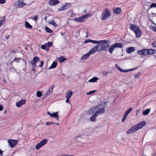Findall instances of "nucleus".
Instances as JSON below:
<instances>
[{
  "label": "nucleus",
  "mask_w": 156,
  "mask_h": 156,
  "mask_svg": "<svg viewBox=\"0 0 156 156\" xmlns=\"http://www.w3.org/2000/svg\"><path fill=\"white\" fill-rule=\"evenodd\" d=\"M151 109L148 108L143 111V114L144 115H146L148 114L150 111Z\"/></svg>",
  "instance_id": "5701e85b"
},
{
  "label": "nucleus",
  "mask_w": 156,
  "mask_h": 156,
  "mask_svg": "<svg viewBox=\"0 0 156 156\" xmlns=\"http://www.w3.org/2000/svg\"><path fill=\"white\" fill-rule=\"evenodd\" d=\"M115 66L117 69L120 70V72L121 71L122 69L120 68L117 64L115 65Z\"/></svg>",
  "instance_id": "603ef678"
},
{
  "label": "nucleus",
  "mask_w": 156,
  "mask_h": 156,
  "mask_svg": "<svg viewBox=\"0 0 156 156\" xmlns=\"http://www.w3.org/2000/svg\"><path fill=\"white\" fill-rule=\"evenodd\" d=\"M26 5V3L19 1L15 3V5L16 7L20 8L24 7Z\"/></svg>",
  "instance_id": "9d476101"
},
{
  "label": "nucleus",
  "mask_w": 156,
  "mask_h": 156,
  "mask_svg": "<svg viewBox=\"0 0 156 156\" xmlns=\"http://www.w3.org/2000/svg\"><path fill=\"white\" fill-rule=\"evenodd\" d=\"M49 23L50 24H51L53 26H54L55 27H57V25L55 22V21L53 20H50L49 21Z\"/></svg>",
  "instance_id": "7c9ffc66"
},
{
  "label": "nucleus",
  "mask_w": 156,
  "mask_h": 156,
  "mask_svg": "<svg viewBox=\"0 0 156 156\" xmlns=\"http://www.w3.org/2000/svg\"><path fill=\"white\" fill-rule=\"evenodd\" d=\"M115 47L114 45L113 44L109 48V52L110 53H112L114 49L115 48Z\"/></svg>",
  "instance_id": "473e14b6"
},
{
  "label": "nucleus",
  "mask_w": 156,
  "mask_h": 156,
  "mask_svg": "<svg viewBox=\"0 0 156 156\" xmlns=\"http://www.w3.org/2000/svg\"><path fill=\"white\" fill-rule=\"evenodd\" d=\"M140 76V72L138 73L135 76V77L136 78L139 77Z\"/></svg>",
  "instance_id": "5fc2aeb1"
},
{
  "label": "nucleus",
  "mask_w": 156,
  "mask_h": 156,
  "mask_svg": "<svg viewBox=\"0 0 156 156\" xmlns=\"http://www.w3.org/2000/svg\"><path fill=\"white\" fill-rule=\"evenodd\" d=\"M26 101L25 100L22 99L20 101L16 103V106L18 107H20L21 106L25 104Z\"/></svg>",
  "instance_id": "dca6fc26"
},
{
  "label": "nucleus",
  "mask_w": 156,
  "mask_h": 156,
  "mask_svg": "<svg viewBox=\"0 0 156 156\" xmlns=\"http://www.w3.org/2000/svg\"><path fill=\"white\" fill-rule=\"evenodd\" d=\"M137 68V67H136L133 69H127V70H123L122 69L121 72L124 73L128 72L131 71L133 70L134 69H136Z\"/></svg>",
  "instance_id": "cd10ccee"
},
{
  "label": "nucleus",
  "mask_w": 156,
  "mask_h": 156,
  "mask_svg": "<svg viewBox=\"0 0 156 156\" xmlns=\"http://www.w3.org/2000/svg\"><path fill=\"white\" fill-rule=\"evenodd\" d=\"M66 156H73L72 155H66Z\"/></svg>",
  "instance_id": "338daca9"
},
{
  "label": "nucleus",
  "mask_w": 156,
  "mask_h": 156,
  "mask_svg": "<svg viewBox=\"0 0 156 156\" xmlns=\"http://www.w3.org/2000/svg\"><path fill=\"white\" fill-rule=\"evenodd\" d=\"M143 52H144V54L143 55L145 56H146L149 55L148 54V49H143Z\"/></svg>",
  "instance_id": "f704fd0d"
},
{
  "label": "nucleus",
  "mask_w": 156,
  "mask_h": 156,
  "mask_svg": "<svg viewBox=\"0 0 156 156\" xmlns=\"http://www.w3.org/2000/svg\"><path fill=\"white\" fill-rule=\"evenodd\" d=\"M11 52H13L14 53H15L16 51L13 50H12V51H11Z\"/></svg>",
  "instance_id": "0e129e2a"
},
{
  "label": "nucleus",
  "mask_w": 156,
  "mask_h": 156,
  "mask_svg": "<svg viewBox=\"0 0 156 156\" xmlns=\"http://www.w3.org/2000/svg\"><path fill=\"white\" fill-rule=\"evenodd\" d=\"M143 50H140L137 51V53L140 55H143L144 54Z\"/></svg>",
  "instance_id": "a19ab883"
},
{
  "label": "nucleus",
  "mask_w": 156,
  "mask_h": 156,
  "mask_svg": "<svg viewBox=\"0 0 156 156\" xmlns=\"http://www.w3.org/2000/svg\"><path fill=\"white\" fill-rule=\"evenodd\" d=\"M46 44L47 43H46L45 44L42 45L41 46V48L43 49H45L47 46Z\"/></svg>",
  "instance_id": "a18cd8bd"
},
{
  "label": "nucleus",
  "mask_w": 156,
  "mask_h": 156,
  "mask_svg": "<svg viewBox=\"0 0 156 156\" xmlns=\"http://www.w3.org/2000/svg\"><path fill=\"white\" fill-rule=\"evenodd\" d=\"M89 16H90L89 14L85 15L80 17L74 18V20L77 22H83L85 21V18H86L87 17Z\"/></svg>",
  "instance_id": "423d86ee"
},
{
  "label": "nucleus",
  "mask_w": 156,
  "mask_h": 156,
  "mask_svg": "<svg viewBox=\"0 0 156 156\" xmlns=\"http://www.w3.org/2000/svg\"><path fill=\"white\" fill-rule=\"evenodd\" d=\"M59 156H66V154L62 155Z\"/></svg>",
  "instance_id": "774afa93"
},
{
  "label": "nucleus",
  "mask_w": 156,
  "mask_h": 156,
  "mask_svg": "<svg viewBox=\"0 0 156 156\" xmlns=\"http://www.w3.org/2000/svg\"><path fill=\"white\" fill-rule=\"evenodd\" d=\"M105 111V109L104 108H101L97 111L95 113L98 115L99 114H103Z\"/></svg>",
  "instance_id": "a211bd4d"
},
{
  "label": "nucleus",
  "mask_w": 156,
  "mask_h": 156,
  "mask_svg": "<svg viewBox=\"0 0 156 156\" xmlns=\"http://www.w3.org/2000/svg\"><path fill=\"white\" fill-rule=\"evenodd\" d=\"M107 102L103 101V102H101V103H100L96 106H98V108H100V107H102L103 108H105L107 107Z\"/></svg>",
  "instance_id": "4468645a"
},
{
  "label": "nucleus",
  "mask_w": 156,
  "mask_h": 156,
  "mask_svg": "<svg viewBox=\"0 0 156 156\" xmlns=\"http://www.w3.org/2000/svg\"><path fill=\"white\" fill-rule=\"evenodd\" d=\"M3 107L2 105H0V111L3 110Z\"/></svg>",
  "instance_id": "bf43d9fd"
},
{
  "label": "nucleus",
  "mask_w": 156,
  "mask_h": 156,
  "mask_svg": "<svg viewBox=\"0 0 156 156\" xmlns=\"http://www.w3.org/2000/svg\"><path fill=\"white\" fill-rule=\"evenodd\" d=\"M111 16V12L108 9L106 8L103 10L101 15V17L102 20L105 21Z\"/></svg>",
  "instance_id": "7ed1b4c3"
},
{
  "label": "nucleus",
  "mask_w": 156,
  "mask_h": 156,
  "mask_svg": "<svg viewBox=\"0 0 156 156\" xmlns=\"http://www.w3.org/2000/svg\"><path fill=\"white\" fill-rule=\"evenodd\" d=\"M55 123V122H48L46 123V125L47 126H49L50 125H53Z\"/></svg>",
  "instance_id": "de8ad7c7"
},
{
  "label": "nucleus",
  "mask_w": 156,
  "mask_h": 156,
  "mask_svg": "<svg viewBox=\"0 0 156 156\" xmlns=\"http://www.w3.org/2000/svg\"><path fill=\"white\" fill-rule=\"evenodd\" d=\"M109 41L106 40L97 41L96 44H97L92 48L95 52L96 51L100 52L102 51H107L110 45L108 44Z\"/></svg>",
  "instance_id": "f257e3e1"
},
{
  "label": "nucleus",
  "mask_w": 156,
  "mask_h": 156,
  "mask_svg": "<svg viewBox=\"0 0 156 156\" xmlns=\"http://www.w3.org/2000/svg\"><path fill=\"white\" fill-rule=\"evenodd\" d=\"M115 48H122V44L120 43H116L113 44Z\"/></svg>",
  "instance_id": "b1692460"
},
{
  "label": "nucleus",
  "mask_w": 156,
  "mask_h": 156,
  "mask_svg": "<svg viewBox=\"0 0 156 156\" xmlns=\"http://www.w3.org/2000/svg\"><path fill=\"white\" fill-rule=\"evenodd\" d=\"M53 44L52 42H49L47 43L46 44L47 46H48V47H50Z\"/></svg>",
  "instance_id": "c03bdc74"
},
{
  "label": "nucleus",
  "mask_w": 156,
  "mask_h": 156,
  "mask_svg": "<svg viewBox=\"0 0 156 156\" xmlns=\"http://www.w3.org/2000/svg\"><path fill=\"white\" fill-rule=\"evenodd\" d=\"M37 96L38 97H40L42 96V93L40 91H38L36 93Z\"/></svg>",
  "instance_id": "58836bf2"
},
{
  "label": "nucleus",
  "mask_w": 156,
  "mask_h": 156,
  "mask_svg": "<svg viewBox=\"0 0 156 156\" xmlns=\"http://www.w3.org/2000/svg\"><path fill=\"white\" fill-rule=\"evenodd\" d=\"M9 36H7L6 37V39H8V38H9Z\"/></svg>",
  "instance_id": "69168bd1"
},
{
  "label": "nucleus",
  "mask_w": 156,
  "mask_h": 156,
  "mask_svg": "<svg viewBox=\"0 0 156 156\" xmlns=\"http://www.w3.org/2000/svg\"><path fill=\"white\" fill-rule=\"evenodd\" d=\"M148 54L149 55L152 54L154 53V51L152 49H148Z\"/></svg>",
  "instance_id": "ea45409f"
},
{
  "label": "nucleus",
  "mask_w": 156,
  "mask_h": 156,
  "mask_svg": "<svg viewBox=\"0 0 156 156\" xmlns=\"http://www.w3.org/2000/svg\"><path fill=\"white\" fill-rule=\"evenodd\" d=\"M155 8L156 7V3H152L150 5V8H149V9L150 8Z\"/></svg>",
  "instance_id": "37998d69"
},
{
  "label": "nucleus",
  "mask_w": 156,
  "mask_h": 156,
  "mask_svg": "<svg viewBox=\"0 0 156 156\" xmlns=\"http://www.w3.org/2000/svg\"><path fill=\"white\" fill-rule=\"evenodd\" d=\"M126 51L127 53L130 54L134 52L135 51V49L134 47H130L127 48Z\"/></svg>",
  "instance_id": "2eb2a0df"
},
{
  "label": "nucleus",
  "mask_w": 156,
  "mask_h": 156,
  "mask_svg": "<svg viewBox=\"0 0 156 156\" xmlns=\"http://www.w3.org/2000/svg\"><path fill=\"white\" fill-rule=\"evenodd\" d=\"M5 0H0V4H3L5 3Z\"/></svg>",
  "instance_id": "864d4df0"
},
{
  "label": "nucleus",
  "mask_w": 156,
  "mask_h": 156,
  "mask_svg": "<svg viewBox=\"0 0 156 156\" xmlns=\"http://www.w3.org/2000/svg\"><path fill=\"white\" fill-rule=\"evenodd\" d=\"M82 137H81V136H77L75 137L74 139L75 140H78V141H82L81 140Z\"/></svg>",
  "instance_id": "e433bc0d"
},
{
  "label": "nucleus",
  "mask_w": 156,
  "mask_h": 156,
  "mask_svg": "<svg viewBox=\"0 0 156 156\" xmlns=\"http://www.w3.org/2000/svg\"><path fill=\"white\" fill-rule=\"evenodd\" d=\"M108 73L107 72V71L103 72V75L105 76H107Z\"/></svg>",
  "instance_id": "6e6d98bb"
},
{
  "label": "nucleus",
  "mask_w": 156,
  "mask_h": 156,
  "mask_svg": "<svg viewBox=\"0 0 156 156\" xmlns=\"http://www.w3.org/2000/svg\"><path fill=\"white\" fill-rule=\"evenodd\" d=\"M146 124V122L145 121H143L140 122L135 126H132L130 129H128L127 132L128 134H131L135 132L139 129L142 128Z\"/></svg>",
  "instance_id": "f03ea898"
},
{
  "label": "nucleus",
  "mask_w": 156,
  "mask_h": 156,
  "mask_svg": "<svg viewBox=\"0 0 156 156\" xmlns=\"http://www.w3.org/2000/svg\"><path fill=\"white\" fill-rule=\"evenodd\" d=\"M151 27L152 29L154 31L156 32V26H151Z\"/></svg>",
  "instance_id": "8fccbe9b"
},
{
  "label": "nucleus",
  "mask_w": 156,
  "mask_h": 156,
  "mask_svg": "<svg viewBox=\"0 0 156 156\" xmlns=\"http://www.w3.org/2000/svg\"><path fill=\"white\" fill-rule=\"evenodd\" d=\"M133 108H130L125 112V114L128 115L129 113L132 110Z\"/></svg>",
  "instance_id": "c9c22d12"
},
{
  "label": "nucleus",
  "mask_w": 156,
  "mask_h": 156,
  "mask_svg": "<svg viewBox=\"0 0 156 156\" xmlns=\"http://www.w3.org/2000/svg\"><path fill=\"white\" fill-rule=\"evenodd\" d=\"M54 87V85H53L52 86H51L49 87L48 90L47 91V92L46 93V95H48L52 93Z\"/></svg>",
  "instance_id": "6ab92c4d"
},
{
  "label": "nucleus",
  "mask_w": 156,
  "mask_h": 156,
  "mask_svg": "<svg viewBox=\"0 0 156 156\" xmlns=\"http://www.w3.org/2000/svg\"><path fill=\"white\" fill-rule=\"evenodd\" d=\"M58 60L60 63H62L64 62L66 60V58H64L63 56H60L58 58Z\"/></svg>",
  "instance_id": "2f4dec72"
},
{
  "label": "nucleus",
  "mask_w": 156,
  "mask_h": 156,
  "mask_svg": "<svg viewBox=\"0 0 156 156\" xmlns=\"http://www.w3.org/2000/svg\"><path fill=\"white\" fill-rule=\"evenodd\" d=\"M19 59H22V61H24V62H25V66H26V61L24 59H22V58H15L14 60H13L11 62V64L13 62H14L16 60H19Z\"/></svg>",
  "instance_id": "4c0bfd02"
},
{
  "label": "nucleus",
  "mask_w": 156,
  "mask_h": 156,
  "mask_svg": "<svg viewBox=\"0 0 156 156\" xmlns=\"http://www.w3.org/2000/svg\"><path fill=\"white\" fill-rule=\"evenodd\" d=\"M52 117L54 118L57 120H59L58 115V112H53L52 113Z\"/></svg>",
  "instance_id": "412c9836"
},
{
  "label": "nucleus",
  "mask_w": 156,
  "mask_h": 156,
  "mask_svg": "<svg viewBox=\"0 0 156 156\" xmlns=\"http://www.w3.org/2000/svg\"><path fill=\"white\" fill-rule=\"evenodd\" d=\"M153 46L155 47H156V40L152 44Z\"/></svg>",
  "instance_id": "13d9d810"
},
{
  "label": "nucleus",
  "mask_w": 156,
  "mask_h": 156,
  "mask_svg": "<svg viewBox=\"0 0 156 156\" xmlns=\"http://www.w3.org/2000/svg\"><path fill=\"white\" fill-rule=\"evenodd\" d=\"M96 108H98V106H95L89 109L87 112V115H90L92 114L95 112V110H94Z\"/></svg>",
  "instance_id": "f8f14e48"
},
{
  "label": "nucleus",
  "mask_w": 156,
  "mask_h": 156,
  "mask_svg": "<svg viewBox=\"0 0 156 156\" xmlns=\"http://www.w3.org/2000/svg\"><path fill=\"white\" fill-rule=\"evenodd\" d=\"M48 141L46 139H45L41 140L39 143L37 144L35 147V148L37 150L39 149L42 146L44 145Z\"/></svg>",
  "instance_id": "39448f33"
},
{
  "label": "nucleus",
  "mask_w": 156,
  "mask_h": 156,
  "mask_svg": "<svg viewBox=\"0 0 156 156\" xmlns=\"http://www.w3.org/2000/svg\"><path fill=\"white\" fill-rule=\"evenodd\" d=\"M9 146L12 148L16 146L18 142V140L12 139H9L8 141Z\"/></svg>",
  "instance_id": "0eeeda50"
},
{
  "label": "nucleus",
  "mask_w": 156,
  "mask_h": 156,
  "mask_svg": "<svg viewBox=\"0 0 156 156\" xmlns=\"http://www.w3.org/2000/svg\"><path fill=\"white\" fill-rule=\"evenodd\" d=\"M127 116L128 115H126L125 114V115H124L123 118L122 119V122H124L125 121V119L126 118Z\"/></svg>",
  "instance_id": "3c124183"
},
{
  "label": "nucleus",
  "mask_w": 156,
  "mask_h": 156,
  "mask_svg": "<svg viewBox=\"0 0 156 156\" xmlns=\"http://www.w3.org/2000/svg\"><path fill=\"white\" fill-rule=\"evenodd\" d=\"M44 28L46 32L47 33H52L53 32V31L51 30L50 29L47 27H45Z\"/></svg>",
  "instance_id": "72a5a7b5"
},
{
  "label": "nucleus",
  "mask_w": 156,
  "mask_h": 156,
  "mask_svg": "<svg viewBox=\"0 0 156 156\" xmlns=\"http://www.w3.org/2000/svg\"><path fill=\"white\" fill-rule=\"evenodd\" d=\"M25 27L27 28L31 29L32 28V26L27 22H25Z\"/></svg>",
  "instance_id": "bb28decb"
},
{
  "label": "nucleus",
  "mask_w": 156,
  "mask_h": 156,
  "mask_svg": "<svg viewBox=\"0 0 156 156\" xmlns=\"http://www.w3.org/2000/svg\"><path fill=\"white\" fill-rule=\"evenodd\" d=\"M95 91H96L95 90L90 91L87 93V95L91 94H94L95 92Z\"/></svg>",
  "instance_id": "49530a36"
},
{
  "label": "nucleus",
  "mask_w": 156,
  "mask_h": 156,
  "mask_svg": "<svg viewBox=\"0 0 156 156\" xmlns=\"http://www.w3.org/2000/svg\"><path fill=\"white\" fill-rule=\"evenodd\" d=\"M5 19L4 18H3L2 19H1L0 21V27L5 22Z\"/></svg>",
  "instance_id": "79ce46f5"
},
{
  "label": "nucleus",
  "mask_w": 156,
  "mask_h": 156,
  "mask_svg": "<svg viewBox=\"0 0 156 156\" xmlns=\"http://www.w3.org/2000/svg\"><path fill=\"white\" fill-rule=\"evenodd\" d=\"M31 70H32V71H34V73L35 72V68H34V67H33V68H32V69H31Z\"/></svg>",
  "instance_id": "680f3d73"
},
{
  "label": "nucleus",
  "mask_w": 156,
  "mask_h": 156,
  "mask_svg": "<svg viewBox=\"0 0 156 156\" xmlns=\"http://www.w3.org/2000/svg\"><path fill=\"white\" fill-rule=\"evenodd\" d=\"M130 28L133 30L134 32H137V31L138 30L140 29L139 27L137 25L132 24H130Z\"/></svg>",
  "instance_id": "9b49d317"
},
{
  "label": "nucleus",
  "mask_w": 156,
  "mask_h": 156,
  "mask_svg": "<svg viewBox=\"0 0 156 156\" xmlns=\"http://www.w3.org/2000/svg\"><path fill=\"white\" fill-rule=\"evenodd\" d=\"M95 52L92 48L87 53L83 55L81 59L82 60L86 59L88 58L90 55L93 54Z\"/></svg>",
  "instance_id": "20e7f679"
},
{
  "label": "nucleus",
  "mask_w": 156,
  "mask_h": 156,
  "mask_svg": "<svg viewBox=\"0 0 156 156\" xmlns=\"http://www.w3.org/2000/svg\"><path fill=\"white\" fill-rule=\"evenodd\" d=\"M47 114L48 115H50L51 117H52V114L51 113L49 112H47Z\"/></svg>",
  "instance_id": "052dcab7"
},
{
  "label": "nucleus",
  "mask_w": 156,
  "mask_h": 156,
  "mask_svg": "<svg viewBox=\"0 0 156 156\" xmlns=\"http://www.w3.org/2000/svg\"><path fill=\"white\" fill-rule=\"evenodd\" d=\"M44 64V62L42 60H41V61L40 64L39 65V66L40 67L42 68L43 67Z\"/></svg>",
  "instance_id": "09e8293b"
},
{
  "label": "nucleus",
  "mask_w": 156,
  "mask_h": 156,
  "mask_svg": "<svg viewBox=\"0 0 156 156\" xmlns=\"http://www.w3.org/2000/svg\"><path fill=\"white\" fill-rule=\"evenodd\" d=\"M59 3V2L57 0H49L48 4L49 5L52 6L55 5Z\"/></svg>",
  "instance_id": "ddd939ff"
},
{
  "label": "nucleus",
  "mask_w": 156,
  "mask_h": 156,
  "mask_svg": "<svg viewBox=\"0 0 156 156\" xmlns=\"http://www.w3.org/2000/svg\"><path fill=\"white\" fill-rule=\"evenodd\" d=\"M66 98V102H69L70 98Z\"/></svg>",
  "instance_id": "e2e57ef3"
},
{
  "label": "nucleus",
  "mask_w": 156,
  "mask_h": 156,
  "mask_svg": "<svg viewBox=\"0 0 156 156\" xmlns=\"http://www.w3.org/2000/svg\"><path fill=\"white\" fill-rule=\"evenodd\" d=\"M72 94L73 92L71 91L67 92L66 95V98H70L72 96Z\"/></svg>",
  "instance_id": "c85d7f7f"
},
{
  "label": "nucleus",
  "mask_w": 156,
  "mask_h": 156,
  "mask_svg": "<svg viewBox=\"0 0 156 156\" xmlns=\"http://www.w3.org/2000/svg\"><path fill=\"white\" fill-rule=\"evenodd\" d=\"M97 116V115L95 113L94 114L90 117V120L92 122L95 121V117Z\"/></svg>",
  "instance_id": "c756f323"
},
{
  "label": "nucleus",
  "mask_w": 156,
  "mask_h": 156,
  "mask_svg": "<svg viewBox=\"0 0 156 156\" xmlns=\"http://www.w3.org/2000/svg\"><path fill=\"white\" fill-rule=\"evenodd\" d=\"M135 33L136 34V37H140L142 34L141 31L140 29L138 30L137 31V32H135Z\"/></svg>",
  "instance_id": "393cba45"
},
{
  "label": "nucleus",
  "mask_w": 156,
  "mask_h": 156,
  "mask_svg": "<svg viewBox=\"0 0 156 156\" xmlns=\"http://www.w3.org/2000/svg\"><path fill=\"white\" fill-rule=\"evenodd\" d=\"M37 16H35L34 18L33 19V20H34V21H36L37 20Z\"/></svg>",
  "instance_id": "4d7b16f0"
},
{
  "label": "nucleus",
  "mask_w": 156,
  "mask_h": 156,
  "mask_svg": "<svg viewBox=\"0 0 156 156\" xmlns=\"http://www.w3.org/2000/svg\"><path fill=\"white\" fill-rule=\"evenodd\" d=\"M98 80V78L96 77H94L90 79L88 81L89 82H95Z\"/></svg>",
  "instance_id": "a878e982"
},
{
  "label": "nucleus",
  "mask_w": 156,
  "mask_h": 156,
  "mask_svg": "<svg viewBox=\"0 0 156 156\" xmlns=\"http://www.w3.org/2000/svg\"><path fill=\"white\" fill-rule=\"evenodd\" d=\"M71 3H66L63 6L58 9V11H62L69 8L71 6Z\"/></svg>",
  "instance_id": "1a4fd4ad"
},
{
  "label": "nucleus",
  "mask_w": 156,
  "mask_h": 156,
  "mask_svg": "<svg viewBox=\"0 0 156 156\" xmlns=\"http://www.w3.org/2000/svg\"><path fill=\"white\" fill-rule=\"evenodd\" d=\"M40 61V58L36 56L34 57L33 60L30 62V64L32 66L35 67L36 66V64L38 63Z\"/></svg>",
  "instance_id": "6e6552de"
},
{
  "label": "nucleus",
  "mask_w": 156,
  "mask_h": 156,
  "mask_svg": "<svg viewBox=\"0 0 156 156\" xmlns=\"http://www.w3.org/2000/svg\"><path fill=\"white\" fill-rule=\"evenodd\" d=\"M96 41L92 40L90 39H88L84 41V43L85 44L87 43L88 42H91L94 44H96Z\"/></svg>",
  "instance_id": "aec40b11"
},
{
  "label": "nucleus",
  "mask_w": 156,
  "mask_h": 156,
  "mask_svg": "<svg viewBox=\"0 0 156 156\" xmlns=\"http://www.w3.org/2000/svg\"><path fill=\"white\" fill-rule=\"evenodd\" d=\"M57 65V62H56L54 61L52 64L50 66L49 69H51L55 68Z\"/></svg>",
  "instance_id": "4be33fe9"
},
{
  "label": "nucleus",
  "mask_w": 156,
  "mask_h": 156,
  "mask_svg": "<svg viewBox=\"0 0 156 156\" xmlns=\"http://www.w3.org/2000/svg\"><path fill=\"white\" fill-rule=\"evenodd\" d=\"M121 12V9L119 7L116 8L113 10V12L114 14H119Z\"/></svg>",
  "instance_id": "f3484780"
}]
</instances>
